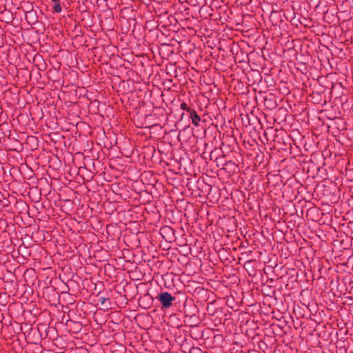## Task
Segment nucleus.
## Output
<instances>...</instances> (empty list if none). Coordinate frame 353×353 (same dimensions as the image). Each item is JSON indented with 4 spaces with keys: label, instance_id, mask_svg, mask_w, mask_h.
Returning <instances> with one entry per match:
<instances>
[{
    "label": "nucleus",
    "instance_id": "2",
    "mask_svg": "<svg viewBox=\"0 0 353 353\" xmlns=\"http://www.w3.org/2000/svg\"><path fill=\"white\" fill-rule=\"evenodd\" d=\"M281 324H274L270 319H266V338H268V342L270 344V346H268L266 343V353H268V349L272 348L274 350L275 348L276 350L275 346L276 336H281Z\"/></svg>",
    "mask_w": 353,
    "mask_h": 353
},
{
    "label": "nucleus",
    "instance_id": "10",
    "mask_svg": "<svg viewBox=\"0 0 353 353\" xmlns=\"http://www.w3.org/2000/svg\"><path fill=\"white\" fill-rule=\"evenodd\" d=\"M312 92L309 94V98L307 100L310 101L313 103L319 104L321 102H323V104L326 103V100L323 99L322 94L324 93V91L321 92L318 90H311Z\"/></svg>",
    "mask_w": 353,
    "mask_h": 353
},
{
    "label": "nucleus",
    "instance_id": "18",
    "mask_svg": "<svg viewBox=\"0 0 353 353\" xmlns=\"http://www.w3.org/2000/svg\"><path fill=\"white\" fill-rule=\"evenodd\" d=\"M276 106L277 105L276 101H273L271 99H268L266 98V110L269 109L270 110V112H272L276 108Z\"/></svg>",
    "mask_w": 353,
    "mask_h": 353
},
{
    "label": "nucleus",
    "instance_id": "26",
    "mask_svg": "<svg viewBox=\"0 0 353 353\" xmlns=\"http://www.w3.org/2000/svg\"><path fill=\"white\" fill-rule=\"evenodd\" d=\"M274 85V83L273 81H272L270 83H268V81L266 80V86L267 87H272Z\"/></svg>",
    "mask_w": 353,
    "mask_h": 353
},
{
    "label": "nucleus",
    "instance_id": "20",
    "mask_svg": "<svg viewBox=\"0 0 353 353\" xmlns=\"http://www.w3.org/2000/svg\"><path fill=\"white\" fill-rule=\"evenodd\" d=\"M335 100L336 101L339 100L342 105H344L345 103H348L349 102L350 103H352L353 102L352 100L350 101V99L348 98H347L345 96H343V97L341 96L339 97H336Z\"/></svg>",
    "mask_w": 353,
    "mask_h": 353
},
{
    "label": "nucleus",
    "instance_id": "4",
    "mask_svg": "<svg viewBox=\"0 0 353 353\" xmlns=\"http://www.w3.org/2000/svg\"><path fill=\"white\" fill-rule=\"evenodd\" d=\"M279 173V170L275 169L273 173L269 172L266 174V189L274 188L276 192L281 191L282 180Z\"/></svg>",
    "mask_w": 353,
    "mask_h": 353
},
{
    "label": "nucleus",
    "instance_id": "3",
    "mask_svg": "<svg viewBox=\"0 0 353 353\" xmlns=\"http://www.w3.org/2000/svg\"><path fill=\"white\" fill-rule=\"evenodd\" d=\"M271 152L268 154L269 159L268 162L266 163V171L268 173L271 172L273 173V170L275 169H278L280 171L279 162H281V156L279 154V149L276 148V144L274 143L273 146H270Z\"/></svg>",
    "mask_w": 353,
    "mask_h": 353
},
{
    "label": "nucleus",
    "instance_id": "21",
    "mask_svg": "<svg viewBox=\"0 0 353 353\" xmlns=\"http://www.w3.org/2000/svg\"><path fill=\"white\" fill-rule=\"evenodd\" d=\"M266 293H268V294H270V296H273V295L280 296L281 295V292L278 290H276V288H268L266 287Z\"/></svg>",
    "mask_w": 353,
    "mask_h": 353
},
{
    "label": "nucleus",
    "instance_id": "6",
    "mask_svg": "<svg viewBox=\"0 0 353 353\" xmlns=\"http://www.w3.org/2000/svg\"><path fill=\"white\" fill-rule=\"evenodd\" d=\"M268 246L272 248V252L268 255V261H266V270L276 269L278 267V258L274 252H279V249L278 248H276V249L274 248V245H273L272 244V241L269 236H266V248Z\"/></svg>",
    "mask_w": 353,
    "mask_h": 353
},
{
    "label": "nucleus",
    "instance_id": "1",
    "mask_svg": "<svg viewBox=\"0 0 353 353\" xmlns=\"http://www.w3.org/2000/svg\"><path fill=\"white\" fill-rule=\"evenodd\" d=\"M281 208L277 205L276 203H266V232L270 230L272 232L269 236H273V230L276 226V223L280 222Z\"/></svg>",
    "mask_w": 353,
    "mask_h": 353
},
{
    "label": "nucleus",
    "instance_id": "5",
    "mask_svg": "<svg viewBox=\"0 0 353 353\" xmlns=\"http://www.w3.org/2000/svg\"><path fill=\"white\" fill-rule=\"evenodd\" d=\"M277 132L278 130L274 127L266 126V153H269L268 150L271 151L270 146H273L274 143L276 144V148L278 145H281V142L276 141L278 138Z\"/></svg>",
    "mask_w": 353,
    "mask_h": 353
},
{
    "label": "nucleus",
    "instance_id": "22",
    "mask_svg": "<svg viewBox=\"0 0 353 353\" xmlns=\"http://www.w3.org/2000/svg\"><path fill=\"white\" fill-rule=\"evenodd\" d=\"M54 2H55L56 3L54 4V12H57V13H59L61 12V6L57 3V0H53Z\"/></svg>",
    "mask_w": 353,
    "mask_h": 353
},
{
    "label": "nucleus",
    "instance_id": "16",
    "mask_svg": "<svg viewBox=\"0 0 353 353\" xmlns=\"http://www.w3.org/2000/svg\"><path fill=\"white\" fill-rule=\"evenodd\" d=\"M293 91H294V92L292 93L290 90H283V92H282V93L288 96V98H289V97H290L291 95L293 97H295V91H296L300 94H303V92H305L306 93H307L308 90L298 89V90H293Z\"/></svg>",
    "mask_w": 353,
    "mask_h": 353
},
{
    "label": "nucleus",
    "instance_id": "15",
    "mask_svg": "<svg viewBox=\"0 0 353 353\" xmlns=\"http://www.w3.org/2000/svg\"><path fill=\"white\" fill-rule=\"evenodd\" d=\"M287 110L285 108H279L276 109V112L274 113L276 117H279L280 119H282L283 121L285 120V117L287 115Z\"/></svg>",
    "mask_w": 353,
    "mask_h": 353
},
{
    "label": "nucleus",
    "instance_id": "13",
    "mask_svg": "<svg viewBox=\"0 0 353 353\" xmlns=\"http://www.w3.org/2000/svg\"><path fill=\"white\" fill-rule=\"evenodd\" d=\"M276 269L266 270V283H276L279 279L278 274L275 272Z\"/></svg>",
    "mask_w": 353,
    "mask_h": 353
},
{
    "label": "nucleus",
    "instance_id": "11",
    "mask_svg": "<svg viewBox=\"0 0 353 353\" xmlns=\"http://www.w3.org/2000/svg\"><path fill=\"white\" fill-rule=\"evenodd\" d=\"M281 191L276 192V189H266V203H276L277 200L280 198Z\"/></svg>",
    "mask_w": 353,
    "mask_h": 353
},
{
    "label": "nucleus",
    "instance_id": "9",
    "mask_svg": "<svg viewBox=\"0 0 353 353\" xmlns=\"http://www.w3.org/2000/svg\"><path fill=\"white\" fill-rule=\"evenodd\" d=\"M158 299L161 303L163 307L168 308L172 305L174 297L170 293L165 292L159 294Z\"/></svg>",
    "mask_w": 353,
    "mask_h": 353
},
{
    "label": "nucleus",
    "instance_id": "17",
    "mask_svg": "<svg viewBox=\"0 0 353 353\" xmlns=\"http://www.w3.org/2000/svg\"><path fill=\"white\" fill-rule=\"evenodd\" d=\"M190 117L192 119V123L197 126L199 124V122L201 120L200 117L197 114V113L194 110L190 111Z\"/></svg>",
    "mask_w": 353,
    "mask_h": 353
},
{
    "label": "nucleus",
    "instance_id": "7",
    "mask_svg": "<svg viewBox=\"0 0 353 353\" xmlns=\"http://www.w3.org/2000/svg\"><path fill=\"white\" fill-rule=\"evenodd\" d=\"M283 319V316L280 310H272L269 312L268 308H266V319H270L274 324H281L282 331L285 323V320Z\"/></svg>",
    "mask_w": 353,
    "mask_h": 353
},
{
    "label": "nucleus",
    "instance_id": "23",
    "mask_svg": "<svg viewBox=\"0 0 353 353\" xmlns=\"http://www.w3.org/2000/svg\"><path fill=\"white\" fill-rule=\"evenodd\" d=\"M180 107L182 110H186L187 112H190V111H192V110L188 107L187 104L185 102L182 103Z\"/></svg>",
    "mask_w": 353,
    "mask_h": 353
},
{
    "label": "nucleus",
    "instance_id": "19",
    "mask_svg": "<svg viewBox=\"0 0 353 353\" xmlns=\"http://www.w3.org/2000/svg\"><path fill=\"white\" fill-rule=\"evenodd\" d=\"M303 311V309L300 306H297L293 309V313L297 318L304 317L305 314L302 312Z\"/></svg>",
    "mask_w": 353,
    "mask_h": 353
},
{
    "label": "nucleus",
    "instance_id": "12",
    "mask_svg": "<svg viewBox=\"0 0 353 353\" xmlns=\"http://www.w3.org/2000/svg\"><path fill=\"white\" fill-rule=\"evenodd\" d=\"M248 79L249 81H251V79L253 80L252 85L254 84L258 85L262 81V76L259 71L252 70L248 74Z\"/></svg>",
    "mask_w": 353,
    "mask_h": 353
},
{
    "label": "nucleus",
    "instance_id": "24",
    "mask_svg": "<svg viewBox=\"0 0 353 353\" xmlns=\"http://www.w3.org/2000/svg\"><path fill=\"white\" fill-rule=\"evenodd\" d=\"M276 283H266V287L268 288H276V286L275 285Z\"/></svg>",
    "mask_w": 353,
    "mask_h": 353
},
{
    "label": "nucleus",
    "instance_id": "29",
    "mask_svg": "<svg viewBox=\"0 0 353 353\" xmlns=\"http://www.w3.org/2000/svg\"><path fill=\"white\" fill-rule=\"evenodd\" d=\"M272 15H273V13H272V14H271V15H270V19L272 17Z\"/></svg>",
    "mask_w": 353,
    "mask_h": 353
},
{
    "label": "nucleus",
    "instance_id": "25",
    "mask_svg": "<svg viewBox=\"0 0 353 353\" xmlns=\"http://www.w3.org/2000/svg\"><path fill=\"white\" fill-rule=\"evenodd\" d=\"M268 353H281L279 350H273L272 348L268 349Z\"/></svg>",
    "mask_w": 353,
    "mask_h": 353
},
{
    "label": "nucleus",
    "instance_id": "27",
    "mask_svg": "<svg viewBox=\"0 0 353 353\" xmlns=\"http://www.w3.org/2000/svg\"><path fill=\"white\" fill-rule=\"evenodd\" d=\"M108 299L106 298H104V297H101L99 299V301L101 302V304H104L105 302L107 301Z\"/></svg>",
    "mask_w": 353,
    "mask_h": 353
},
{
    "label": "nucleus",
    "instance_id": "28",
    "mask_svg": "<svg viewBox=\"0 0 353 353\" xmlns=\"http://www.w3.org/2000/svg\"><path fill=\"white\" fill-rule=\"evenodd\" d=\"M329 93H330V94H332V90H330Z\"/></svg>",
    "mask_w": 353,
    "mask_h": 353
},
{
    "label": "nucleus",
    "instance_id": "8",
    "mask_svg": "<svg viewBox=\"0 0 353 353\" xmlns=\"http://www.w3.org/2000/svg\"><path fill=\"white\" fill-rule=\"evenodd\" d=\"M278 296L279 295L270 296L266 293V308H268L269 312L272 310H279L277 308V305H279Z\"/></svg>",
    "mask_w": 353,
    "mask_h": 353
},
{
    "label": "nucleus",
    "instance_id": "14",
    "mask_svg": "<svg viewBox=\"0 0 353 353\" xmlns=\"http://www.w3.org/2000/svg\"><path fill=\"white\" fill-rule=\"evenodd\" d=\"M282 121V119H280L279 117H276L272 112L266 113V123L274 124L275 122L280 123Z\"/></svg>",
    "mask_w": 353,
    "mask_h": 353
}]
</instances>
